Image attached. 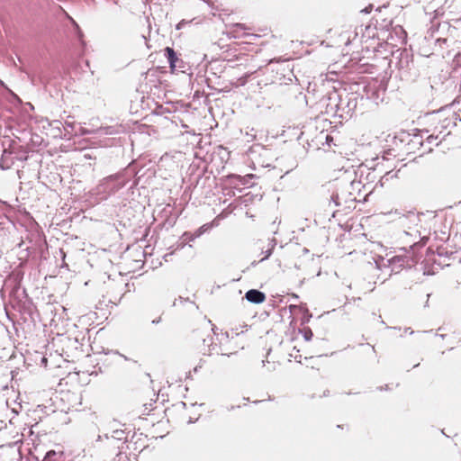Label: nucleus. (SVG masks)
<instances>
[{"label":"nucleus","instance_id":"cd10ccee","mask_svg":"<svg viewBox=\"0 0 461 461\" xmlns=\"http://www.w3.org/2000/svg\"><path fill=\"white\" fill-rule=\"evenodd\" d=\"M176 65L185 66L184 64H181V63H179V62H176Z\"/></svg>","mask_w":461,"mask_h":461},{"label":"nucleus","instance_id":"a211bd4d","mask_svg":"<svg viewBox=\"0 0 461 461\" xmlns=\"http://www.w3.org/2000/svg\"><path fill=\"white\" fill-rule=\"evenodd\" d=\"M182 240H183V245H182V247H183L185 243H187V242L191 241V240H190V236H187V237H185H185H184V234L182 235Z\"/></svg>","mask_w":461,"mask_h":461},{"label":"nucleus","instance_id":"f03ea898","mask_svg":"<svg viewBox=\"0 0 461 461\" xmlns=\"http://www.w3.org/2000/svg\"><path fill=\"white\" fill-rule=\"evenodd\" d=\"M375 262L376 267L379 269L383 267H389L391 269L389 275H392L393 273L400 272L407 261L404 257L394 256L389 259H384V258L379 257Z\"/></svg>","mask_w":461,"mask_h":461},{"label":"nucleus","instance_id":"a878e982","mask_svg":"<svg viewBox=\"0 0 461 461\" xmlns=\"http://www.w3.org/2000/svg\"><path fill=\"white\" fill-rule=\"evenodd\" d=\"M54 123L60 124V122L59 121H55Z\"/></svg>","mask_w":461,"mask_h":461},{"label":"nucleus","instance_id":"20e7f679","mask_svg":"<svg viewBox=\"0 0 461 461\" xmlns=\"http://www.w3.org/2000/svg\"><path fill=\"white\" fill-rule=\"evenodd\" d=\"M290 317H292V321H300L301 325L308 322L312 317V314L309 312L308 309L305 306L298 305L296 303H290Z\"/></svg>","mask_w":461,"mask_h":461},{"label":"nucleus","instance_id":"5701e85b","mask_svg":"<svg viewBox=\"0 0 461 461\" xmlns=\"http://www.w3.org/2000/svg\"><path fill=\"white\" fill-rule=\"evenodd\" d=\"M370 9H371V6H370L369 8H366V9H364V10H363V12H365V13H366V14H367V13H370Z\"/></svg>","mask_w":461,"mask_h":461},{"label":"nucleus","instance_id":"aec40b11","mask_svg":"<svg viewBox=\"0 0 461 461\" xmlns=\"http://www.w3.org/2000/svg\"><path fill=\"white\" fill-rule=\"evenodd\" d=\"M297 298H298V296H297L296 294H291V293H290V301H291L292 299L297 300Z\"/></svg>","mask_w":461,"mask_h":461},{"label":"nucleus","instance_id":"4468645a","mask_svg":"<svg viewBox=\"0 0 461 461\" xmlns=\"http://www.w3.org/2000/svg\"><path fill=\"white\" fill-rule=\"evenodd\" d=\"M92 133H95V131H90V130L85 129L83 127L79 128L80 135H88V134H92Z\"/></svg>","mask_w":461,"mask_h":461},{"label":"nucleus","instance_id":"39448f33","mask_svg":"<svg viewBox=\"0 0 461 461\" xmlns=\"http://www.w3.org/2000/svg\"><path fill=\"white\" fill-rule=\"evenodd\" d=\"M164 52H165V56L167 58V62L169 63L170 68L173 71H176V70L183 71V68H185V66L176 65V62L184 64V61L177 57L175 50L170 47H167L164 50Z\"/></svg>","mask_w":461,"mask_h":461},{"label":"nucleus","instance_id":"9b49d317","mask_svg":"<svg viewBox=\"0 0 461 461\" xmlns=\"http://www.w3.org/2000/svg\"><path fill=\"white\" fill-rule=\"evenodd\" d=\"M302 333H303V338H304V339H305V340H307V341H309V340L312 339V335H313V334H312V331L311 330V329H310V328H303V329L302 330Z\"/></svg>","mask_w":461,"mask_h":461},{"label":"nucleus","instance_id":"2eb2a0df","mask_svg":"<svg viewBox=\"0 0 461 461\" xmlns=\"http://www.w3.org/2000/svg\"><path fill=\"white\" fill-rule=\"evenodd\" d=\"M306 153H307V149L304 146H303V148L299 150V157L301 158H303L305 157Z\"/></svg>","mask_w":461,"mask_h":461},{"label":"nucleus","instance_id":"6ab92c4d","mask_svg":"<svg viewBox=\"0 0 461 461\" xmlns=\"http://www.w3.org/2000/svg\"><path fill=\"white\" fill-rule=\"evenodd\" d=\"M332 199L334 200V202H335V203H336L337 205H339V204H340V201H339V198L338 194H337V195H334V194H333V195H332Z\"/></svg>","mask_w":461,"mask_h":461},{"label":"nucleus","instance_id":"412c9836","mask_svg":"<svg viewBox=\"0 0 461 461\" xmlns=\"http://www.w3.org/2000/svg\"><path fill=\"white\" fill-rule=\"evenodd\" d=\"M389 174L390 173H386L384 176H382L381 181L387 180Z\"/></svg>","mask_w":461,"mask_h":461},{"label":"nucleus","instance_id":"9d476101","mask_svg":"<svg viewBox=\"0 0 461 461\" xmlns=\"http://www.w3.org/2000/svg\"><path fill=\"white\" fill-rule=\"evenodd\" d=\"M274 240L272 241H269L268 242V248L264 252L265 253V256L260 259V261H263L265 259H267L272 253V249L273 248L275 247V243H273Z\"/></svg>","mask_w":461,"mask_h":461},{"label":"nucleus","instance_id":"0eeeda50","mask_svg":"<svg viewBox=\"0 0 461 461\" xmlns=\"http://www.w3.org/2000/svg\"><path fill=\"white\" fill-rule=\"evenodd\" d=\"M245 298L250 303H260L265 301L266 296L264 293L256 289H251L246 293Z\"/></svg>","mask_w":461,"mask_h":461},{"label":"nucleus","instance_id":"b1692460","mask_svg":"<svg viewBox=\"0 0 461 461\" xmlns=\"http://www.w3.org/2000/svg\"><path fill=\"white\" fill-rule=\"evenodd\" d=\"M303 132H300V134L297 136V140H302V136H303Z\"/></svg>","mask_w":461,"mask_h":461},{"label":"nucleus","instance_id":"f3484780","mask_svg":"<svg viewBox=\"0 0 461 461\" xmlns=\"http://www.w3.org/2000/svg\"><path fill=\"white\" fill-rule=\"evenodd\" d=\"M55 455H56V452L54 450H50V451L47 452L46 456H45V460L50 458L52 456H55Z\"/></svg>","mask_w":461,"mask_h":461},{"label":"nucleus","instance_id":"bb28decb","mask_svg":"<svg viewBox=\"0 0 461 461\" xmlns=\"http://www.w3.org/2000/svg\"><path fill=\"white\" fill-rule=\"evenodd\" d=\"M69 20H71L73 22V23H75L74 20L72 19V17H68Z\"/></svg>","mask_w":461,"mask_h":461},{"label":"nucleus","instance_id":"393cba45","mask_svg":"<svg viewBox=\"0 0 461 461\" xmlns=\"http://www.w3.org/2000/svg\"><path fill=\"white\" fill-rule=\"evenodd\" d=\"M159 321H160V319H158V320H154V321H152V323H154V324H155V323H158V322H159Z\"/></svg>","mask_w":461,"mask_h":461},{"label":"nucleus","instance_id":"dca6fc26","mask_svg":"<svg viewBox=\"0 0 461 461\" xmlns=\"http://www.w3.org/2000/svg\"><path fill=\"white\" fill-rule=\"evenodd\" d=\"M370 89H371V86H369V88H368V90H367V92H366V93H367V97H368V98H370V99H372V100H374L375 102H376V103H377V100H378V98H379V97H378V95H377L376 97H375L373 95H369V91H370Z\"/></svg>","mask_w":461,"mask_h":461},{"label":"nucleus","instance_id":"1a4fd4ad","mask_svg":"<svg viewBox=\"0 0 461 461\" xmlns=\"http://www.w3.org/2000/svg\"><path fill=\"white\" fill-rule=\"evenodd\" d=\"M95 133L99 135H113L118 133V130L113 126L101 127L95 130Z\"/></svg>","mask_w":461,"mask_h":461},{"label":"nucleus","instance_id":"4be33fe9","mask_svg":"<svg viewBox=\"0 0 461 461\" xmlns=\"http://www.w3.org/2000/svg\"><path fill=\"white\" fill-rule=\"evenodd\" d=\"M66 126L72 128L73 127V123L66 122Z\"/></svg>","mask_w":461,"mask_h":461},{"label":"nucleus","instance_id":"f8f14e48","mask_svg":"<svg viewBox=\"0 0 461 461\" xmlns=\"http://www.w3.org/2000/svg\"><path fill=\"white\" fill-rule=\"evenodd\" d=\"M195 19H193V20H185V19H183L181 20L177 24H176V30H181L183 29L186 24H189L191 23L193 21H194Z\"/></svg>","mask_w":461,"mask_h":461},{"label":"nucleus","instance_id":"ddd939ff","mask_svg":"<svg viewBox=\"0 0 461 461\" xmlns=\"http://www.w3.org/2000/svg\"><path fill=\"white\" fill-rule=\"evenodd\" d=\"M124 436V432L122 430H114L113 432L112 437L114 438L122 439Z\"/></svg>","mask_w":461,"mask_h":461},{"label":"nucleus","instance_id":"6e6552de","mask_svg":"<svg viewBox=\"0 0 461 461\" xmlns=\"http://www.w3.org/2000/svg\"><path fill=\"white\" fill-rule=\"evenodd\" d=\"M209 229V225L204 224L202 227H200L195 232H185L184 237L190 236V240H194L196 238L200 237L204 231H206Z\"/></svg>","mask_w":461,"mask_h":461},{"label":"nucleus","instance_id":"f257e3e1","mask_svg":"<svg viewBox=\"0 0 461 461\" xmlns=\"http://www.w3.org/2000/svg\"><path fill=\"white\" fill-rule=\"evenodd\" d=\"M28 158L27 151L22 146L16 144L10 145L8 149H5L0 158V167L3 170L9 169L13 167L15 160L24 161Z\"/></svg>","mask_w":461,"mask_h":461},{"label":"nucleus","instance_id":"7ed1b4c3","mask_svg":"<svg viewBox=\"0 0 461 461\" xmlns=\"http://www.w3.org/2000/svg\"><path fill=\"white\" fill-rule=\"evenodd\" d=\"M120 175H112L104 178L98 185L99 193L105 192L106 196L116 193L125 185L124 181H119Z\"/></svg>","mask_w":461,"mask_h":461},{"label":"nucleus","instance_id":"423d86ee","mask_svg":"<svg viewBox=\"0 0 461 461\" xmlns=\"http://www.w3.org/2000/svg\"><path fill=\"white\" fill-rule=\"evenodd\" d=\"M247 29L243 23H234L227 26L226 33L230 38L240 39L249 35L245 32Z\"/></svg>","mask_w":461,"mask_h":461}]
</instances>
